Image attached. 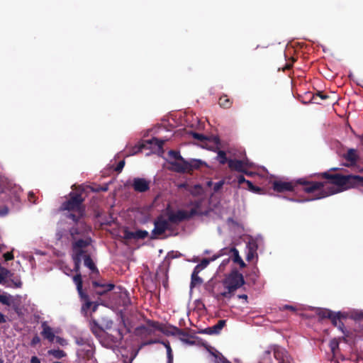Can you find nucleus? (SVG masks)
<instances>
[{"mask_svg": "<svg viewBox=\"0 0 363 363\" xmlns=\"http://www.w3.org/2000/svg\"><path fill=\"white\" fill-rule=\"evenodd\" d=\"M296 184L301 185L302 190L306 194H313V197L308 201L321 199L340 191L333 186L330 180L328 182H313L306 178H301L295 182L274 181L272 184L273 189L277 192L293 191Z\"/></svg>", "mask_w": 363, "mask_h": 363, "instance_id": "obj_1", "label": "nucleus"}, {"mask_svg": "<svg viewBox=\"0 0 363 363\" xmlns=\"http://www.w3.org/2000/svg\"><path fill=\"white\" fill-rule=\"evenodd\" d=\"M87 247V243L82 240H78L74 244L72 250V259L74 262V271L77 273L73 277V281L76 284L77 290L80 298L86 301L87 308H89L91 305V302L89 301V296L83 291V281L82 274L80 273V265L82 262V257L85 253L84 249Z\"/></svg>", "mask_w": 363, "mask_h": 363, "instance_id": "obj_2", "label": "nucleus"}, {"mask_svg": "<svg viewBox=\"0 0 363 363\" xmlns=\"http://www.w3.org/2000/svg\"><path fill=\"white\" fill-rule=\"evenodd\" d=\"M84 201V197L82 193L71 191L69 194V198L61 204L60 211H67L69 212L66 216L67 218L72 220L83 218L86 209Z\"/></svg>", "mask_w": 363, "mask_h": 363, "instance_id": "obj_3", "label": "nucleus"}, {"mask_svg": "<svg viewBox=\"0 0 363 363\" xmlns=\"http://www.w3.org/2000/svg\"><path fill=\"white\" fill-rule=\"evenodd\" d=\"M320 177L338 187L347 189L358 186H363V177L358 175H342L340 174H331L328 172L320 174Z\"/></svg>", "mask_w": 363, "mask_h": 363, "instance_id": "obj_4", "label": "nucleus"}, {"mask_svg": "<svg viewBox=\"0 0 363 363\" xmlns=\"http://www.w3.org/2000/svg\"><path fill=\"white\" fill-rule=\"evenodd\" d=\"M223 284L226 291L218 294H213L217 299H220L221 297L231 298L234 292L245 284V280L242 274L235 269L224 279Z\"/></svg>", "mask_w": 363, "mask_h": 363, "instance_id": "obj_5", "label": "nucleus"}, {"mask_svg": "<svg viewBox=\"0 0 363 363\" xmlns=\"http://www.w3.org/2000/svg\"><path fill=\"white\" fill-rule=\"evenodd\" d=\"M82 219L72 220L74 225L69 229V234L72 241V249H73L74 244L78 240L86 242L87 246L90 245L91 238H85V237L89 234L91 228Z\"/></svg>", "mask_w": 363, "mask_h": 363, "instance_id": "obj_6", "label": "nucleus"}, {"mask_svg": "<svg viewBox=\"0 0 363 363\" xmlns=\"http://www.w3.org/2000/svg\"><path fill=\"white\" fill-rule=\"evenodd\" d=\"M172 226L167 219L162 215L158 216L154 220V228L151 232V239H155L163 235L166 230H171Z\"/></svg>", "mask_w": 363, "mask_h": 363, "instance_id": "obj_7", "label": "nucleus"}, {"mask_svg": "<svg viewBox=\"0 0 363 363\" xmlns=\"http://www.w3.org/2000/svg\"><path fill=\"white\" fill-rule=\"evenodd\" d=\"M164 140H160L156 138H152L150 140H145L142 143L136 145L132 150L131 154L135 155L140 152H141L143 149L150 148L152 145L157 147L159 150H162L164 145Z\"/></svg>", "mask_w": 363, "mask_h": 363, "instance_id": "obj_8", "label": "nucleus"}, {"mask_svg": "<svg viewBox=\"0 0 363 363\" xmlns=\"http://www.w3.org/2000/svg\"><path fill=\"white\" fill-rule=\"evenodd\" d=\"M146 323L150 327L157 329V330L162 332L167 336H177V333H182L181 329L174 325H170L167 327H164L159 322L152 320H147Z\"/></svg>", "mask_w": 363, "mask_h": 363, "instance_id": "obj_9", "label": "nucleus"}, {"mask_svg": "<svg viewBox=\"0 0 363 363\" xmlns=\"http://www.w3.org/2000/svg\"><path fill=\"white\" fill-rule=\"evenodd\" d=\"M91 283L95 293L99 296L106 294L115 287L113 284H106L103 280H94Z\"/></svg>", "mask_w": 363, "mask_h": 363, "instance_id": "obj_10", "label": "nucleus"}, {"mask_svg": "<svg viewBox=\"0 0 363 363\" xmlns=\"http://www.w3.org/2000/svg\"><path fill=\"white\" fill-rule=\"evenodd\" d=\"M167 220L171 225L172 224H179L184 220H186L184 210H178L176 212L170 211L167 212Z\"/></svg>", "mask_w": 363, "mask_h": 363, "instance_id": "obj_11", "label": "nucleus"}, {"mask_svg": "<svg viewBox=\"0 0 363 363\" xmlns=\"http://www.w3.org/2000/svg\"><path fill=\"white\" fill-rule=\"evenodd\" d=\"M150 181L144 178H134L132 182V186L136 192H145L150 189Z\"/></svg>", "mask_w": 363, "mask_h": 363, "instance_id": "obj_12", "label": "nucleus"}, {"mask_svg": "<svg viewBox=\"0 0 363 363\" xmlns=\"http://www.w3.org/2000/svg\"><path fill=\"white\" fill-rule=\"evenodd\" d=\"M223 255L232 254V259L235 263L240 265L241 268H244L246 264L239 255L238 250L235 247H225L221 250Z\"/></svg>", "mask_w": 363, "mask_h": 363, "instance_id": "obj_13", "label": "nucleus"}, {"mask_svg": "<svg viewBox=\"0 0 363 363\" xmlns=\"http://www.w3.org/2000/svg\"><path fill=\"white\" fill-rule=\"evenodd\" d=\"M148 236V232L145 230H138L135 232L130 231L127 228L123 230V238L126 240L145 239Z\"/></svg>", "mask_w": 363, "mask_h": 363, "instance_id": "obj_14", "label": "nucleus"}, {"mask_svg": "<svg viewBox=\"0 0 363 363\" xmlns=\"http://www.w3.org/2000/svg\"><path fill=\"white\" fill-rule=\"evenodd\" d=\"M42 331L40 333L43 337L50 342H53L55 339V335L53 329L48 324L46 321L41 323Z\"/></svg>", "mask_w": 363, "mask_h": 363, "instance_id": "obj_15", "label": "nucleus"}, {"mask_svg": "<svg viewBox=\"0 0 363 363\" xmlns=\"http://www.w3.org/2000/svg\"><path fill=\"white\" fill-rule=\"evenodd\" d=\"M155 330V328H152L147 324V325H140L137 327L135 330V334L136 336L145 338L147 336L154 335Z\"/></svg>", "mask_w": 363, "mask_h": 363, "instance_id": "obj_16", "label": "nucleus"}, {"mask_svg": "<svg viewBox=\"0 0 363 363\" xmlns=\"http://www.w3.org/2000/svg\"><path fill=\"white\" fill-rule=\"evenodd\" d=\"M171 169L178 173H188L187 160L184 158L177 161L169 162Z\"/></svg>", "mask_w": 363, "mask_h": 363, "instance_id": "obj_17", "label": "nucleus"}, {"mask_svg": "<svg viewBox=\"0 0 363 363\" xmlns=\"http://www.w3.org/2000/svg\"><path fill=\"white\" fill-rule=\"evenodd\" d=\"M77 353L79 357L89 360L92 358L94 354L93 346L90 343L86 345L84 347L79 348Z\"/></svg>", "mask_w": 363, "mask_h": 363, "instance_id": "obj_18", "label": "nucleus"}, {"mask_svg": "<svg viewBox=\"0 0 363 363\" xmlns=\"http://www.w3.org/2000/svg\"><path fill=\"white\" fill-rule=\"evenodd\" d=\"M343 318H345V316L340 312H333V313L331 315V318H330L329 319L331 320L332 324L335 327H337L342 332L343 334H345V332L344 330V324L341 320V319Z\"/></svg>", "mask_w": 363, "mask_h": 363, "instance_id": "obj_19", "label": "nucleus"}, {"mask_svg": "<svg viewBox=\"0 0 363 363\" xmlns=\"http://www.w3.org/2000/svg\"><path fill=\"white\" fill-rule=\"evenodd\" d=\"M91 333L97 337H101L104 333V327L96 320L91 318L89 322Z\"/></svg>", "mask_w": 363, "mask_h": 363, "instance_id": "obj_20", "label": "nucleus"}, {"mask_svg": "<svg viewBox=\"0 0 363 363\" xmlns=\"http://www.w3.org/2000/svg\"><path fill=\"white\" fill-rule=\"evenodd\" d=\"M228 167L233 170L238 172H242L245 168V161L241 160H230L228 162Z\"/></svg>", "mask_w": 363, "mask_h": 363, "instance_id": "obj_21", "label": "nucleus"}, {"mask_svg": "<svg viewBox=\"0 0 363 363\" xmlns=\"http://www.w3.org/2000/svg\"><path fill=\"white\" fill-rule=\"evenodd\" d=\"M202 166L207 167V164L201 160L197 159H191L190 160H187V169H188V173H191L195 169H200Z\"/></svg>", "mask_w": 363, "mask_h": 363, "instance_id": "obj_22", "label": "nucleus"}, {"mask_svg": "<svg viewBox=\"0 0 363 363\" xmlns=\"http://www.w3.org/2000/svg\"><path fill=\"white\" fill-rule=\"evenodd\" d=\"M225 320H220L215 325L208 327L204 330V333L208 335L218 334L223 328L225 325Z\"/></svg>", "mask_w": 363, "mask_h": 363, "instance_id": "obj_23", "label": "nucleus"}, {"mask_svg": "<svg viewBox=\"0 0 363 363\" xmlns=\"http://www.w3.org/2000/svg\"><path fill=\"white\" fill-rule=\"evenodd\" d=\"M274 356L279 363H290L289 356L284 350H275L274 351Z\"/></svg>", "mask_w": 363, "mask_h": 363, "instance_id": "obj_24", "label": "nucleus"}, {"mask_svg": "<svg viewBox=\"0 0 363 363\" xmlns=\"http://www.w3.org/2000/svg\"><path fill=\"white\" fill-rule=\"evenodd\" d=\"M82 257H84V265L86 267H88L93 273H99V270L96 267L94 262H93L91 256L89 255H85V253H84V255Z\"/></svg>", "mask_w": 363, "mask_h": 363, "instance_id": "obj_25", "label": "nucleus"}, {"mask_svg": "<svg viewBox=\"0 0 363 363\" xmlns=\"http://www.w3.org/2000/svg\"><path fill=\"white\" fill-rule=\"evenodd\" d=\"M329 96L324 94L323 91H317L316 94H313L310 101L313 104H320L322 101L326 100Z\"/></svg>", "mask_w": 363, "mask_h": 363, "instance_id": "obj_26", "label": "nucleus"}, {"mask_svg": "<svg viewBox=\"0 0 363 363\" xmlns=\"http://www.w3.org/2000/svg\"><path fill=\"white\" fill-rule=\"evenodd\" d=\"M344 157L347 162L350 163V164H354L358 159L356 150H348L347 152L344 155Z\"/></svg>", "mask_w": 363, "mask_h": 363, "instance_id": "obj_27", "label": "nucleus"}, {"mask_svg": "<svg viewBox=\"0 0 363 363\" xmlns=\"http://www.w3.org/2000/svg\"><path fill=\"white\" fill-rule=\"evenodd\" d=\"M219 105L224 108H229L233 104V101L228 97L227 95H223L219 99Z\"/></svg>", "mask_w": 363, "mask_h": 363, "instance_id": "obj_28", "label": "nucleus"}, {"mask_svg": "<svg viewBox=\"0 0 363 363\" xmlns=\"http://www.w3.org/2000/svg\"><path fill=\"white\" fill-rule=\"evenodd\" d=\"M48 354L49 355H52V357L58 359L65 357L67 356V353L64 350L60 349L50 350L48 351Z\"/></svg>", "mask_w": 363, "mask_h": 363, "instance_id": "obj_29", "label": "nucleus"}, {"mask_svg": "<svg viewBox=\"0 0 363 363\" xmlns=\"http://www.w3.org/2000/svg\"><path fill=\"white\" fill-rule=\"evenodd\" d=\"M194 205H195V207L191 208L189 211H185V216L186 217V220H189L193 216L199 214L198 209L200 208V205H201L200 202L196 201V202H195Z\"/></svg>", "mask_w": 363, "mask_h": 363, "instance_id": "obj_30", "label": "nucleus"}, {"mask_svg": "<svg viewBox=\"0 0 363 363\" xmlns=\"http://www.w3.org/2000/svg\"><path fill=\"white\" fill-rule=\"evenodd\" d=\"M230 159H228L226 156V153L225 151L223 150H219L218 152H217V157H216V160L220 164H228V162H229V160Z\"/></svg>", "mask_w": 363, "mask_h": 363, "instance_id": "obj_31", "label": "nucleus"}, {"mask_svg": "<svg viewBox=\"0 0 363 363\" xmlns=\"http://www.w3.org/2000/svg\"><path fill=\"white\" fill-rule=\"evenodd\" d=\"M333 313V311L325 309V308H320L317 311V315L320 319H325V318H331L332 314Z\"/></svg>", "mask_w": 363, "mask_h": 363, "instance_id": "obj_32", "label": "nucleus"}, {"mask_svg": "<svg viewBox=\"0 0 363 363\" xmlns=\"http://www.w3.org/2000/svg\"><path fill=\"white\" fill-rule=\"evenodd\" d=\"M203 279L198 274H192L191 277L190 288L193 289L197 286L201 285Z\"/></svg>", "mask_w": 363, "mask_h": 363, "instance_id": "obj_33", "label": "nucleus"}, {"mask_svg": "<svg viewBox=\"0 0 363 363\" xmlns=\"http://www.w3.org/2000/svg\"><path fill=\"white\" fill-rule=\"evenodd\" d=\"M245 184H246L247 186H242V189H247V190H249V191H252L253 193H256V194H260L261 191H262V189L261 188L255 186L249 180H247V182H246V183Z\"/></svg>", "mask_w": 363, "mask_h": 363, "instance_id": "obj_34", "label": "nucleus"}, {"mask_svg": "<svg viewBox=\"0 0 363 363\" xmlns=\"http://www.w3.org/2000/svg\"><path fill=\"white\" fill-rule=\"evenodd\" d=\"M160 343H162L167 349V363H173V354L169 343L163 342H161Z\"/></svg>", "mask_w": 363, "mask_h": 363, "instance_id": "obj_35", "label": "nucleus"}, {"mask_svg": "<svg viewBox=\"0 0 363 363\" xmlns=\"http://www.w3.org/2000/svg\"><path fill=\"white\" fill-rule=\"evenodd\" d=\"M100 323V325H101L104 327V330L105 329L108 330V329L111 328L113 322L110 319L103 318L101 319V323Z\"/></svg>", "mask_w": 363, "mask_h": 363, "instance_id": "obj_36", "label": "nucleus"}, {"mask_svg": "<svg viewBox=\"0 0 363 363\" xmlns=\"http://www.w3.org/2000/svg\"><path fill=\"white\" fill-rule=\"evenodd\" d=\"M168 155L170 158L174 159L175 161L183 160V157L181 155L180 152L177 150H169Z\"/></svg>", "mask_w": 363, "mask_h": 363, "instance_id": "obj_37", "label": "nucleus"}, {"mask_svg": "<svg viewBox=\"0 0 363 363\" xmlns=\"http://www.w3.org/2000/svg\"><path fill=\"white\" fill-rule=\"evenodd\" d=\"M10 271L4 267H0V284L9 276Z\"/></svg>", "mask_w": 363, "mask_h": 363, "instance_id": "obj_38", "label": "nucleus"}, {"mask_svg": "<svg viewBox=\"0 0 363 363\" xmlns=\"http://www.w3.org/2000/svg\"><path fill=\"white\" fill-rule=\"evenodd\" d=\"M257 248H258L257 243L254 240H250L247 242V250H252V251H254V252H257Z\"/></svg>", "mask_w": 363, "mask_h": 363, "instance_id": "obj_39", "label": "nucleus"}, {"mask_svg": "<svg viewBox=\"0 0 363 363\" xmlns=\"http://www.w3.org/2000/svg\"><path fill=\"white\" fill-rule=\"evenodd\" d=\"M55 342L61 346H66L68 345V342L66 339L60 336H55Z\"/></svg>", "mask_w": 363, "mask_h": 363, "instance_id": "obj_40", "label": "nucleus"}, {"mask_svg": "<svg viewBox=\"0 0 363 363\" xmlns=\"http://www.w3.org/2000/svg\"><path fill=\"white\" fill-rule=\"evenodd\" d=\"M40 337L35 334L34 337L32 338L30 345L33 347H35L38 344L40 343Z\"/></svg>", "mask_w": 363, "mask_h": 363, "instance_id": "obj_41", "label": "nucleus"}, {"mask_svg": "<svg viewBox=\"0 0 363 363\" xmlns=\"http://www.w3.org/2000/svg\"><path fill=\"white\" fill-rule=\"evenodd\" d=\"M76 344L79 345L80 347H84V345H89V342L86 340L82 337H79L76 339Z\"/></svg>", "mask_w": 363, "mask_h": 363, "instance_id": "obj_42", "label": "nucleus"}, {"mask_svg": "<svg viewBox=\"0 0 363 363\" xmlns=\"http://www.w3.org/2000/svg\"><path fill=\"white\" fill-rule=\"evenodd\" d=\"M237 182L238 184V187L242 188V184H245L247 182V179L244 177L243 175H238L236 177Z\"/></svg>", "mask_w": 363, "mask_h": 363, "instance_id": "obj_43", "label": "nucleus"}, {"mask_svg": "<svg viewBox=\"0 0 363 363\" xmlns=\"http://www.w3.org/2000/svg\"><path fill=\"white\" fill-rule=\"evenodd\" d=\"M255 255H257V252H254V251L247 250V252L246 255V259L249 262L252 261Z\"/></svg>", "mask_w": 363, "mask_h": 363, "instance_id": "obj_44", "label": "nucleus"}, {"mask_svg": "<svg viewBox=\"0 0 363 363\" xmlns=\"http://www.w3.org/2000/svg\"><path fill=\"white\" fill-rule=\"evenodd\" d=\"M161 341L159 340H157V339H152V340H147V341H145V342H143L142 344H141V347H144V346H147V345H152V344H156V343H160Z\"/></svg>", "mask_w": 363, "mask_h": 363, "instance_id": "obj_45", "label": "nucleus"}, {"mask_svg": "<svg viewBox=\"0 0 363 363\" xmlns=\"http://www.w3.org/2000/svg\"><path fill=\"white\" fill-rule=\"evenodd\" d=\"M223 184H224V181L223 180H221V181H219L218 182H216L214 184L213 191L215 192H218L223 187Z\"/></svg>", "mask_w": 363, "mask_h": 363, "instance_id": "obj_46", "label": "nucleus"}, {"mask_svg": "<svg viewBox=\"0 0 363 363\" xmlns=\"http://www.w3.org/2000/svg\"><path fill=\"white\" fill-rule=\"evenodd\" d=\"M125 166V160L120 161L116 167L115 168V171L120 173L123 170V167Z\"/></svg>", "mask_w": 363, "mask_h": 363, "instance_id": "obj_47", "label": "nucleus"}, {"mask_svg": "<svg viewBox=\"0 0 363 363\" xmlns=\"http://www.w3.org/2000/svg\"><path fill=\"white\" fill-rule=\"evenodd\" d=\"M193 137L194 138L199 140L200 141H204L207 139L205 135L198 133H193Z\"/></svg>", "mask_w": 363, "mask_h": 363, "instance_id": "obj_48", "label": "nucleus"}, {"mask_svg": "<svg viewBox=\"0 0 363 363\" xmlns=\"http://www.w3.org/2000/svg\"><path fill=\"white\" fill-rule=\"evenodd\" d=\"M330 349L333 352H335V350L338 348L339 343L336 340H333L330 343Z\"/></svg>", "mask_w": 363, "mask_h": 363, "instance_id": "obj_49", "label": "nucleus"}, {"mask_svg": "<svg viewBox=\"0 0 363 363\" xmlns=\"http://www.w3.org/2000/svg\"><path fill=\"white\" fill-rule=\"evenodd\" d=\"M4 258L6 261H10L13 259V254L12 252H7L4 254Z\"/></svg>", "mask_w": 363, "mask_h": 363, "instance_id": "obj_50", "label": "nucleus"}, {"mask_svg": "<svg viewBox=\"0 0 363 363\" xmlns=\"http://www.w3.org/2000/svg\"><path fill=\"white\" fill-rule=\"evenodd\" d=\"M210 262L211 261L209 259H203L201 262L199 264V265H200V267H202V269H203L208 265Z\"/></svg>", "mask_w": 363, "mask_h": 363, "instance_id": "obj_51", "label": "nucleus"}, {"mask_svg": "<svg viewBox=\"0 0 363 363\" xmlns=\"http://www.w3.org/2000/svg\"><path fill=\"white\" fill-rule=\"evenodd\" d=\"M9 213V208L6 206L0 207V216H4Z\"/></svg>", "mask_w": 363, "mask_h": 363, "instance_id": "obj_52", "label": "nucleus"}, {"mask_svg": "<svg viewBox=\"0 0 363 363\" xmlns=\"http://www.w3.org/2000/svg\"><path fill=\"white\" fill-rule=\"evenodd\" d=\"M28 199L30 203H35V196L33 192L28 193Z\"/></svg>", "mask_w": 363, "mask_h": 363, "instance_id": "obj_53", "label": "nucleus"}, {"mask_svg": "<svg viewBox=\"0 0 363 363\" xmlns=\"http://www.w3.org/2000/svg\"><path fill=\"white\" fill-rule=\"evenodd\" d=\"M202 267H200V265H199V264L194 267V271L192 272V274H198L199 275V273L202 270Z\"/></svg>", "mask_w": 363, "mask_h": 363, "instance_id": "obj_54", "label": "nucleus"}, {"mask_svg": "<svg viewBox=\"0 0 363 363\" xmlns=\"http://www.w3.org/2000/svg\"><path fill=\"white\" fill-rule=\"evenodd\" d=\"M219 360L221 363H231L230 361H228L224 356L222 354H220Z\"/></svg>", "mask_w": 363, "mask_h": 363, "instance_id": "obj_55", "label": "nucleus"}, {"mask_svg": "<svg viewBox=\"0 0 363 363\" xmlns=\"http://www.w3.org/2000/svg\"><path fill=\"white\" fill-rule=\"evenodd\" d=\"M30 363H40V360L38 357L33 356L30 359Z\"/></svg>", "mask_w": 363, "mask_h": 363, "instance_id": "obj_56", "label": "nucleus"}, {"mask_svg": "<svg viewBox=\"0 0 363 363\" xmlns=\"http://www.w3.org/2000/svg\"><path fill=\"white\" fill-rule=\"evenodd\" d=\"M245 161V168H250L252 167V163L250 162L248 160H243Z\"/></svg>", "mask_w": 363, "mask_h": 363, "instance_id": "obj_57", "label": "nucleus"}, {"mask_svg": "<svg viewBox=\"0 0 363 363\" xmlns=\"http://www.w3.org/2000/svg\"><path fill=\"white\" fill-rule=\"evenodd\" d=\"M194 189L195 191H196L197 194H199L200 191L202 190V187L199 184L194 185Z\"/></svg>", "mask_w": 363, "mask_h": 363, "instance_id": "obj_58", "label": "nucleus"}, {"mask_svg": "<svg viewBox=\"0 0 363 363\" xmlns=\"http://www.w3.org/2000/svg\"><path fill=\"white\" fill-rule=\"evenodd\" d=\"M116 331H117V333H118V339L119 340H121L123 338V331H122V330H121V329H118Z\"/></svg>", "mask_w": 363, "mask_h": 363, "instance_id": "obj_59", "label": "nucleus"}, {"mask_svg": "<svg viewBox=\"0 0 363 363\" xmlns=\"http://www.w3.org/2000/svg\"><path fill=\"white\" fill-rule=\"evenodd\" d=\"M284 309H288V310H290V311H295L296 310L294 306H291V305H285L284 306Z\"/></svg>", "mask_w": 363, "mask_h": 363, "instance_id": "obj_60", "label": "nucleus"}, {"mask_svg": "<svg viewBox=\"0 0 363 363\" xmlns=\"http://www.w3.org/2000/svg\"><path fill=\"white\" fill-rule=\"evenodd\" d=\"M222 255H223L222 254V252H221V250H220V253H219L218 255L213 256V257H212L211 258H210L209 259H210V261H214V260H216L217 258L220 257V256H222Z\"/></svg>", "mask_w": 363, "mask_h": 363, "instance_id": "obj_61", "label": "nucleus"}, {"mask_svg": "<svg viewBox=\"0 0 363 363\" xmlns=\"http://www.w3.org/2000/svg\"><path fill=\"white\" fill-rule=\"evenodd\" d=\"M292 67L291 63H286V65L283 67V71L289 70Z\"/></svg>", "mask_w": 363, "mask_h": 363, "instance_id": "obj_62", "label": "nucleus"}, {"mask_svg": "<svg viewBox=\"0 0 363 363\" xmlns=\"http://www.w3.org/2000/svg\"><path fill=\"white\" fill-rule=\"evenodd\" d=\"M6 320L5 315L4 314H2L1 313H0V324L6 323Z\"/></svg>", "mask_w": 363, "mask_h": 363, "instance_id": "obj_63", "label": "nucleus"}, {"mask_svg": "<svg viewBox=\"0 0 363 363\" xmlns=\"http://www.w3.org/2000/svg\"><path fill=\"white\" fill-rule=\"evenodd\" d=\"M242 173L246 174L247 176H250V177H252L254 174L252 172L248 171L247 169H245Z\"/></svg>", "mask_w": 363, "mask_h": 363, "instance_id": "obj_64", "label": "nucleus"}]
</instances>
